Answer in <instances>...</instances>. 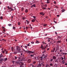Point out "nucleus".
<instances>
[{"instance_id":"5fc2aeb1","label":"nucleus","mask_w":67,"mask_h":67,"mask_svg":"<svg viewBox=\"0 0 67 67\" xmlns=\"http://www.w3.org/2000/svg\"><path fill=\"white\" fill-rule=\"evenodd\" d=\"M27 24H29V21H28V22H27Z\"/></svg>"},{"instance_id":"f03ea898","label":"nucleus","mask_w":67,"mask_h":67,"mask_svg":"<svg viewBox=\"0 0 67 67\" xmlns=\"http://www.w3.org/2000/svg\"><path fill=\"white\" fill-rule=\"evenodd\" d=\"M23 50L24 51V52H27V53H34V52H32V51H25V49H23Z\"/></svg>"},{"instance_id":"0eeeda50","label":"nucleus","mask_w":67,"mask_h":67,"mask_svg":"<svg viewBox=\"0 0 67 67\" xmlns=\"http://www.w3.org/2000/svg\"><path fill=\"white\" fill-rule=\"evenodd\" d=\"M47 3H50V0H47Z\"/></svg>"},{"instance_id":"1a4fd4ad","label":"nucleus","mask_w":67,"mask_h":67,"mask_svg":"<svg viewBox=\"0 0 67 67\" xmlns=\"http://www.w3.org/2000/svg\"><path fill=\"white\" fill-rule=\"evenodd\" d=\"M31 59H29L28 61V63H31Z\"/></svg>"},{"instance_id":"6ab92c4d","label":"nucleus","mask_w":67,"mask_h":67,"mask_svg":"<svg viewBox=\"0 0 67 67\" xmlns=\"http://www.w3.org/2000/svg\"><path fill=\"white\" fill-rule=\"evenodd\" d=\"M35 58V59H37V60L38 59V57H36Z\"/></svg>"},{"instance_id":"e433bc0d","label":"nucleus","mask_w":67,"mask_h":67,"mask_svg":"<svg viewBox=\"0 0 67 67\" xmlns=\"http://www.w3.org/2000/svg\"><path fill=\"white\" fill-rule=\"evenodd\" d=\"M36 43H39V41H37L36 42Z\"/></svg>"},{"instance_id":"72a5a7b5","label":"nucleus","mask_w":67,"mask_h":67,"mask_svg":"<svg viewBox=\"0 0 67 67\" xmlns=\"http://www.w3.org/2000/svg\"><path fill=\"white\" fill-rule=\"evenodd\" d=\"M13 29L14 30V29H15V27H13Z\"/></svg>"},{"instance_id":"39448f33","label":"nucleus","mask_w":67,"mask_h":67,"mask_svg":"<svg viewBox=\"0 0 67 67\" xmlns=\"http://www.w3.org/2000/svg\"><path fill=\"white\" fill-rule=\"evenodd\" d=\"M44 58L43 57H41L39 58V59L40 60H42L43 59H44Z\"/></svg>"},{"instance_id":"13d9d810","label":"nucleus","mask_w":67,"mask_h":67,"mask_svg":"<svg viewBox=\"0 0 67 67\" xmlns=\"http://www.w3.org/2000/svg\"><path fill=\"white\" fill-rule=\"evenodd\" d=\"M42 43L43 44H45V42H42Z\"/></svg>"},{"instance_id":"5701e85b","label":"nucleus","mask_w":67,"mask_h":67,"mask_svg":"<svg viewBox=\"0 0 67 67\" xmlns=\"http://www.w3.org/2000/svg\"><path fill=\"white\" fill-rule=\"evenodd\" d=\"M7 60H8V59H7V58H6L5 59H4V60L5 61H6Z\"/></svg>"},{"instance_id":"20e7f679","label":"nucleus","mask_w":67,"mask_h":67,"mask_svg":"<svg viewBox=\"0 0 67 67\" xmlns=\"http://www.w3.org/2000/svg\"><path fill=\"white\" fill-rule=\"evenodd\" d=\"M17 64H18L20 65H23V63H22L21 62H17Z\"/></svg>"},{"instance_id":"603ef678","label":"nucleus","mask_w":67,"mask_h":67,"mask_svg":"<svg viewBox=\"0 0 67 67\" xmlns=\"http://www.w3.org/2000/svg\"><path fill=\"white\" fill-rule=\"evenodd\" d=\"M64 58V59H65V55H64L63 56Z\"/></svg>"},{"instance_id":"a19ab883","label":"nucleus","mask_w":67,"mask_h":67,"mask_svg":"<svg viewBox=\"0 0 67 67\" xmlns=\"http://www.w3.org/2000/svg\"><path fill=\"white\" fill-rule=\"evenodd\" d=\"M31 44H34V42H33V41L31 42Z\"/></svg>"},{"instance_id":"c85d7f7f","label":"nucleus","mask_w":67,"mask_h":67,"mask_svg":"<svg viewBox=\"0 0 67 67\" xmlns=\"http://www.w3.org/2000/svg\"><path fill=\"white\" fill-rule=\"evenodd\" d=\"M47 41L48 42H50L51 41V40H50L48 39L47 40Z\"/></svg>"},{"instance_id":"774afa93","label":"nucleus","mask_w":67,"mask_h":67,"mask_svg":"<svg viewBox=\"0 0 67 67\" xmlns=\"http://www.w3.org/2000/svg\"><path fill=\"white\" fill-rule=\"evenodd\" d=\"M65 65H67V63L65 64Z\"/></svg>"},{"instance_id":"4c0bfd02","label":"nucleus","mask_w":67,"mask_h":67,"mask_svg":"<svg viewBox=\"0 0 67 67\" xmlns=\"http://www.w3.org/2000/svg\"><path fill=\"white\" fill-rule=\"evenodd\" d=\"M12 63L13 64H14V61H13L12 62Z\"/></svg>"},{"instance_id":"bf43d9fd","label":"nucleus","mask_w":67,"mask_h":67,"mask_svg":"<svg viewBox=\"0 0 67 67\" xmlns=\"http://www.w3.org/2000/svg\"><path fill=\"white\" fill-rule=\"evenodd\" d=\"M2 53H3V54H4V51H2Z\"/></svg>"},{"instance_id":"f3484780","label":"nucleus","mask_w":67,"mask_h":67,"mask_svg":"<svg viewBox=\"0 0 67 67\" xmlns=\"http://www.w3.org/2000/svg\"><path fill=\"white\" fill-rule=\"evenodd\" d=\"M15 59H17V58H18V57H16V56H15L14 57Z\"/></svg>"},{"instance_id":"69168bd1","label":"nucleus","mask_w":67,"mask_h":67,"mask_svg":"<svg viewBox=\"0 0 67 67\" xmlns=\"http://www.w3.org/2000/svg\"><path fill=\"white\" fill-rule=\"evenodd\" d=\"M49 48H48L47 49V51H49Z\"/></svg>"},{"instance_id":"79ce46f5","label":"nucleus","mask_w":67,"mask_h":67,"mask_svg":"<svg viewBox=\"0 0 67 67\" xmlns=\"http://www.w3.org/2000/svg\"><path fill=\"white\" fill-rule=\"evenodd\" d=\"M41 57H43V58H45V56H43V55H42V56Z\"/></svg>"},{"instance_id":"09e8293b","label":"nucleus","mask_w":67,"mask_h":67,"mask_svg":"<svg viewBox=\"0 0 67 67\" xmlns=\"http://www.w3.org/2000/svg\"><path fill=\"white\" fill-rule=\"evenodd\" d=\"M48 65H46V67H48Z\"/></svg>"},{"instance_id":"4be33fe9","label":"nucleus","mask_w":67,"mask_h":67,"mask_svg":"<svg viewBox=\"0 0 67 67\" xmlns=\"http://www.w3.org/2000/svg\"><path fill=\"white\" fill-rule=\"evenodd\" d=\"M18 25H20V24H21V23H20V22H18Z\"/></svg>"},{"instance_id":"f257e3e1","label":"nucleus","mask_w":67,"mask_h":67,"mask_svg":"<svg viewBox=\"0 0 67 67\" xmlns=\"http://www.w3.org/2000/svg\"><path fill=\"white\" fill-rule=\"evenodd\" d=\"M16 50L18 51L19 53H21V52H23V51L21 50V47H20L19 46H17L16 47Z\"/></svg>"},{"instance_id":"58836bf2","label":"nucleus","mask_w":67,"mask_h":67,"mask_svg":"<svg viewBox=\"0 0 67 67\" xmlns=\"http://www.w3.org/2000/svg\"><path fill=\"white\" fill-rule=\"evenodd\" d=\"M34 56V55H30V57H33V56Z\"/></svg>"},{"instance_id":"c756f323","label":"nucleus","mask_w":67,"mask_h":67,"mask_svg":"<svg viewBox=\"0 0 67 67\" xmlns=\"http://www.w3.org/2000/svg\"><path fill=\"white\" fill-rule=\"evenodd\" d=\"M33 18H34V19H35V20H36V19H36V17H35V16H33Z\"/></svg>"},{"instance_id":"e2e57ef3","label":"nucleus","mask_w":67,"mask_h":67,"mask_svg":"<svg viewBox=\"0 0 67 67\" xmlns=\"http://www.w3.org/2000/svg\"><path fill=\"white\" fill-rule=\"evenodd\" d=\"M57 17H59V15H57Z\"/></svg>"},{"instance_id":"9b49d317","label":"nucleus","mask_w":67,"mask_h":67,"mask_svg":"<svg viewBox=\"0 0 67 67\" xmlns=\"http://www.w3.org/2000/svg\"><path fill=\"white\" fill-rule=\"evenodd\" d=\"M11 50L12 52H13V51H14V48L12 47H11Z\"/></svg>"},{"instance_id":"423d86ee","label":"nucleus","mask_w":67,"mask_h":67,"mask_svg":"<svg viewBox=\"0 0 67 67\" xmlns=\"http://www.w3.org/2000/svg\"><path fill=\"white\" fill-rule=\"evenodd\" d=\"M40 13L41 15H44L45 14V13H43V12H40Z\"/></svg>"},{"instance_id":"bb28decb","label":"nucleus","mask_w":67,"mask_h":67,"mask_svg":"<svg viewBox=\"0 0 67 67\" xmlns=\"http://www.w3.org/2000/svg\"><path fill=\"white\" fill-rule=\"evenodd\" d=\"M50 65L51 66H53V64L52 63H51L50 64Z\"/></svg>"},{"instance_id":"8fccbe9b","label":"nucleus","mask_w":67,"mask_h":67,"mask_svg":"<svg viewBox=\"0 0 67 67\" xmlns=\"http://www.w3.org/2000/svg\"><path fill=\"white\" fill-rule=\"evenodd\" d=\"M46 57H47V56H46L45 57H44V59H46Z\"/></svg>"},{"instance_id":"393cba45","label":"nucleus","mask_w":67,"mask_h":67,"mask_svg":"<svg viewBox=\"0 0 67 67\" xmlns=\"http://www.w3.org/2000/svg\"><path fill=\"white\" fill-rule=\"evenodd\" d=\"M55 7L56 9H58V7H57V6H55Z\"/></svg>"},{"instance_id":"f8f14e48","label":"nucleus","mask_w":67,"mask_h":67,"mask_svg":"<svg viewBox=\"0 0 67 67\" xmlns=\"http://www.w3.org/2000/svg\"><path fill=\"white\" fill-rule=\"evenodd\" d=\"M46 46L45 47V48H43V49H45V48H46V47H47V46H48V44H47L46 45Z\"/></svg>"},{"instance_id":"864d4df0","label":"nucleus","mask_w":67,"mask_h":67,"mask_svg":"<svg viewBox=\"0 0 67 67\" xmlns=\"http://www.w3.org/2000/svg\"><path fill=\"white\" fill-rule=\"evenodd\" d=\"M27 46H30V44H27Z\"/></svg>"},{"instance_id":"c03bdc74","label":"nucleus","mask_w":67,"mask_h":67,"mask_svg":"<svg viewBox=\"0 0 67 67\" xmlns=\"http://www.w3.org/2000/svg\"><path fill=\"white\" fill-rule=\"evenodd\" d=\"M11 11H14V10L12 8H11Z\"/></svg>"},{"instance_id":"ddd939ff","label":"nucleus","mask_w":67,"mask_h":67,"mask_svg":"<svg viewBox=\"0 0 67 67\" xmlns=\"http://www.w3.org/2000/svg\"><path fill=\"white\" fill-rule=\"evenodd\" d=\"M35 19H33L32 20H31V21L32 22H35Z\"/></svg>"},{"instance_id":"b1692460","label":"nucleus","mask_w":67,"mask_h":67,"mask_svg":"<svg viewBox=\"0 0 67 67\" xmlns=\"http://www.w3.org/2000/svg\"><path fill=\"white\" fill-rule=\"evenodd\" d=\"M36 64V62L34 61L33 62V64Z\"/></svg>"},{"instance_id":"f704fd0d","label":"nucleus","mask_w":67,"mask_h":67,"mask_svg":"<svg viewBox=\"0 0 67 67\" xmlns=\"http://www.w3.org/2000/svg\"><path fill=\"white\" fill-rule=\"evenodd\" d=\"M3 31H4V32H5V31H6L5 30V29H3Z\"/></svg>"},{"instance_id":"2f4dec72","label":"nucleus","mask_w":67,"mask_h":67,"mask_svg":"<svg viewBox=\"0 0 67 67\" xmlns=\"http://www.w3.org/2000/svg\"><path fill=\"white\" fill-rule=\"evenodd\" d=\"M12 25V24H8V26H11Z\"/></svg>"},{"instance_id":"cd10ccee","label":"nucleus","mask_w":67,"mask_h":67,"mask_svg":"<svg viewBox=\"0 0 67 67\" xmlns=\"http://www.w3.org/2000/svg\"><path fill=\"white\" fill-rule=\"evenodd\" d=\"M36 5H35V4H34L33 5V6L35 8L36 7Z\"/></svg>"},{"instance_id":"052dcab7","label":"nucleus","mask_w":67,"mask_h":67,"mask_svg":"<svg viewBox=\"0 0 67 67\" xmlns=\"http://www.w3.org/2000/svg\"><path fill=\"white\" fill-rule=\"evenodd\" d=\"M58 43H60V41H58Z\"/></svg>"},{"instance_id":"3c124183","label":"nucleus","mask_w":67,"mask_h":67,"mask_svg":"<svg viewBox=\"0 0 67 67\" xmlns=\"http://www.w3.org/2000/svg\"><path fill=\"white\" fill-rule=\"evenodd\" d=\"M60 52H63V50H60Z\"/></svg>"},{"instance_id":"aec40b11","label":"nucleus","mask_w":67,"mask_h":67,"mask_svg":"<svg viewBox=\"0 0 67 67\" xmlns=\"http://www.w3.org/2000/svg\"><path fill=\"white\" fill-rule=\"evenodd\" d=\"M2 56H3V55L1 54L0 55V58H1L2 57Z\"/></svg>"},{"instance_id":"9d476101","label":"nucleus","mask_w":67,"mask_h":67,"mask_svg":"<svg viewBox=\"0 0 67 67\" xmlns=\"http://www.w3.org/2000/svg\"><path fill=\"white\" fill-rule=\"evenodd\" d=\"M7 8H8V10H10V9H11L12 8V7H9V6H8L7 7Z\"/></svg>"},{"instance_id":"2eb2a0df","label":"nucleus","mask_w":67,"mask_h":67,"mask_svg":"<svg viewBox=\"0 0 67 67\" xmlns=\"http://www.w3.org/2000/svg\"><path fill=\"white\" fill-rule=\"evenodd\" d=\"M24 10V8H23V7H22L21 8V11H23Z\"/></svg>"},{"instance_id":"49530a36","label":"nucleus","mask_w":67,"mask_h":67,"mask_svg":"<svg viewBox=\"0 0 67 67\" xmlns=\"http://www.w3.org/2000/svg\"><path fill=\"white\" fill-rule=\"evenodd\" d=\"M61 58L62 60H64V58L63 57H61Z\"/></svg>"},{"instance_id":"4468645a","label":"nucleus","mask_w":67,"mask_h":67,"mask_svg":"<svg viewBox=\"0 0 67 67\" xmlns=\"http://www.w3.org/2000/svg\"><path fill=\"white\" fill-rule=\"evenodd\" d=\"M42 9L44 10H46V7H43Z\"/></svg>"},{"instance_id":"338daca9","label":"nucleus","mask_w":67,"mask_h":67,"mask_svg":"<svg viewBox=\"0 0 67 67\" xmlns=\"http://www.w3.org/2000/svg\"><path fill=\"white\" fill-rule=\"evenodd\" d=\"M2 29H5V27H3Z\"/></svg>"},{"instance_id":"a211bd4d","label":"nucleus","mask_w":67,"mask_h":67,"mask_svg":"<svg viewBox=\"0 0 67 67\" xmlns=\"http://www.w3.org/2000/svg\"><path fill=\"white\" fill-rule=\"evenodd\" d=\"M43 44H42L41 45V48H42L43 49V48H43Z\"/></svg>"},{"instance_id":"ea45409f","label":"nucleus","mask_w":67,"mask_h":67,"mask_svg":"<svg viewBox=\"0 0 67 67\" xmlns=\"http://www.w3.org/2000/svg\"><path fill=\"white\" fill-rule=\"evenodd\" d=\"M62 63H63V64H64V63H65V62H64V61L63 60L62 62Z\"/></svg>"},{"instance_id":"c9c22d12","label":"nucleus","mask_w":67,"mask_h":67,"mask_svg":"<svg viewBox=\"0 0 67 67\" xmlns=\"http://www.w3.org/2000/svg\"><path fill=\"white\" fill-rule=\"evenodd\" d=\"M46 25H47V24H45L43 25L44 26H46Z\"/></svg>"},{"instance_id":"a878e982","label":"nucleus","mask_w":67,"mask_h":67,"mask_svg":"<svg viewBox=\"0 0 67 67\" xmlns=\"http://www.w3.org/2000/svg\"><path fill=\"white\" fill-rule=\"evenodd\" d=\"M45 52H46V50H44L42 52V53L43 54L44 53H45Z\"/></svg>"},{"instance_id":"0e129e2a","label":"nucleus","mask_w":67,"mask_h":67,"mask_svg":"<svg viewBox=\"0 0 67 67\" xmlns=\"http://www.w3.org/2000/svg\"><path fill=\"white\" fill-rule=\"evenodd\" d=\"M54 51H55L53 50V51H52V52H54Z\"/></svg>"},{"instance_id":"7ed1b4c3","label":"nucleus","mask_w":67,"mask_h":67,"mask_svg":"<svg viewBox=\"0 0 67 67\" xmlns=\"http://www.w3.org/2000/svg\"><path fill=\"white\" fill-rule=\"evenodd\" d=\"M42 66V64L41 63L39 64L38 65L34 66L33 65H32V67H40Z\"/></svg>"},{"instance_id":"7c9ffc66","label":"nucleus","mask_w":67,"mask_h":67,"mask_svg":"<svg viewBox=\"0 0 67 67\" xmlns=\"http://www.w3.org/2000/svg\"><path fill=\"white\" fill-rule=\"evenodd\" d=\"M22 19L24 20H25V18H24V17H22Z\"/></svg>"},{"instance_id":"6e6552de","label":"nucleus","mask_w":67,"mask_h":67,"mask_svg":"<svg viewBox=\"0 0 67 67\" xmlns=\"http://www.w3.org/2000/svg\"><path fill=\"white\" fill-rule=\"evenodd\" d=\"M53 59H56V57L55 56H53Z\"/></svg>"},{"instance_id":"37998d69","label":"nucleus","mask_w":67,"mask_h":67,"mask_svg":"<svg viewBox=\"0 0 67 67\" xmlns=\"http://www.w3.org/2000/svg\"><path fill=\"white\" fill-rule=\"evenodd\" d=\"M27 29H28V27H26V30H27Z\"/></svg>"},{"instance_id":"680f3d73","label":"nucleus","mask_w":67,"mask_h":67,"mask_svg":"<svg viewBox=\"0 0 67 67\" xmlns=\"http://www.w3.org/2000/svg\"><path fill=\"white\" fill-rule=\"evenodd\" d=\"M44 6H45V7H47V5L46 4H45V5Z\"/></svg>"},{"instance_id":"412c9836","label":"nucleus","mask_w":67,"mask_h":67,"mask_svg":"<svg viewBox=\"0 0 67 67\" xmlns=\"http://www.w3.org/2000/svg\"><path fill=\"white\" fill-rule=\"evenodd\" d=\"M0 19H1V20H3V17H2V16H1L0 17Z\"/></svg>"},{"instance_id":"dca6fc26","label":"nucleus","mask_w":67,"mask_h":67,"mask_svg":"<svg viewBox=\"0 0 67 67\" xmlns=\"http://www.w3.org/2000/svg\"><path fill=\"white\" fill-rule=\"evenodd\" d=\"M25 12L26 13H27V12H28V10L27 9H26L25 10Z\"/></svg>"},{"instance_id":"a18cd8bd","label":"nucleus","mask_w":67,"mask_h":67,"mask_svg":"<svg viewBox=\"0 0 67 67\" xmlns=\"http://www.w3.org/2000/svg\"><path fill=\"white\" fill-rule=\"evenodd\" d=\"M65 11V10H62V12H64Z\"/></svg>"},{"instance_id":"6e6d98bb","label":"nucleus","mask_w":67,"mask_h":67,"mask_svg":"<svg viewBox=\"0 0 67 67\" xmlns=\"http://www.w3.org/2000/svg\"><path fill=\"white\" fill-rule=\"evenodd\" d=\"M3 59H2L1 60L0 59V60H1V61H2L3 60Z\"/></svg>"},{"instance_id":"de8ad7c7","label":"nucleus","mask_w":67,"mask_h":67,"mask_svg":"<svg viewBox=\"0 0 67 67\" xmlns=\"http://www.w3.org/2000/svg\"><path fill=\"white\" fill-rule=\"evenodd\" d=\"M53 60V59H51L50 61H51V62H52Z\"/></svg>"},{"instance_id":"473e14b6","label":"nucleus","mask_w":67,"mask_h":67,"mask_svg":"<svg viewBox=\"0 0 67 67\" xmlns=\"http://www.w3.org/2000/svg\"><path fill=\"white\" fill-rule=\"evenodd\" d=\"M55 62L56 63L57 62H58V59H57L55 60Z\"/></svg>"},{"instance_id":"4d7b16f0","label":"nucleus","mask_w":67,"mask_h":67,"mask_svg":"<svg viewBox=\"0 0 67 67\" xmlns=\"http://www.w3.org/2000/svg\"><path fill=\"white\" fill-rule=\"evenodd\" d=\"M2 40L4 41H6V40H5L4 39H2Z\"/></svg>"}]
</instances>
